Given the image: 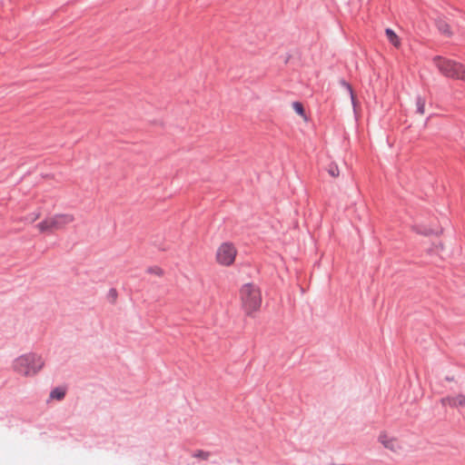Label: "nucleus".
I'll use <instances>...</instances> for the list:
<instances>
[{"mask_svg": "<svg viewBox=\"0 0 465 465\" xmlns=\"http://www.w3.org/2000/svg\"><path fill=\"white\" fill-rule=\"evenodd\" d=\"M45 366L42 355L35 352H27L16 357L12 363L13 371L24 377L37 375Z\"/></svg>", "mask_w": 465, "mask_h": 465, "instance_id": "obj_1", "label": "nucleus"}, {"mask_svg": "<svg viewBox=\"0 0 465 465\" xmlns=\"http://www.w3.org/2000/svg\"><path fill=\"white\" fill-rule=\"evenodd\" d=\"M75 218L73 213H61L45 217L39 222L35 228L40 234L51 235L58 231H63L74 222Z\"/></svg>", "mask_w": 465, "mask_h": 465, "instance_id": "obj_2", "label": "nucleus"}, {"mask_svg": "<svg viewBox=\"0 0 465 465\" xmlns=\"http://www.w3.org/2000/svg\"><path fill=\"white\" fill-rule=\"evenodd\" d=\"M432 62L442 75L465 82V66L462 64L442 56H435Z\"/></svg>", "mask_w": 465, "mask_h": 465, "instance_id": "obj_3", "label": "nucleus"}, {"mask_svg": "<svg viewBox=\"0 0 465 465\" xmlns=\"http://www.w3.org/2000/svg\"><path fill=\"white\" fill-rule=\"evenodd\" d=\"M242 307L247 314L259 310L262 303L260 290L253 284L248 283L242 287L240 291Z\"/></svg>", "mask_w": 465, "mask_h": 465, "instance_id": "obj_4", "label": "nucleus"}, {"mask_svg": "<svg viewBox=\"0 0 465 465\" xmlns=\"http://www.w3.org/2000/svg\"><path fill=\"white\" fill-rule=\"evenodd\" d=\"M236 255V247L231 242H223L216 250L215 260L222 266H231L234 262Z\"/></svg>", "mask_w": 465, "mask_h": 465, "instance_id": "obj_5", "label": "nucleus"}, {"mask_svg": "<svg viewBox=\"0 0 465 465\" xmlns=\"http://www.w3.org/2000/svg\"><path fill=\"white\" fill-rule=\"evenodd\" d=\"M378 441L387 450L394 452L400 453L402 450V444L401 440L387 433L386 431H382L380 433L378 437Z\"/></svg>", "mask_w": 465, "mask_h": 465, "instance_id": "obj_6", "label": "nucleus"}, {"mask_svg": "<svg viewBox=\"0 0 465 465\" xmlns=\"http://www.w3.org/2000/svg\"><path fill=\"white\" fill-rule=\"evenodd\" d=\"M440 402L443 406H450L452 408L465 407V395H450L442 398Z\"/></svg>", "mask_w": 465, "mask_h": 465, "instance_id": "obj_7", "label": "nucleus"}, {"mask_svg": "<svg viewBox=\"0 0 465 465\" xmlns=\"http://www.w3.org/2000/svg\"><path fill=\"white\" fill-rule=\"evenodd\" d=\"M385 35L388 41L397 49L401 46V41L399 35L391 28L385 30Z\"/></svg>", "mask_w": 465, "mask_h": 465, "instance_id": "obj_8", "label": "nucleus"}, {"mask_svg": "<svg viewBox=\"0 0 465 465\" xmlns=\"http://www.w3.org/2000/svg\"><path fill=\"white\" fill-rule=\"evenodd\" d=\"M413 231L416 232L417 233L423 234V235L439 234L441 232L440 229L426 228L422 225L414 226Z\"/></svg>", "mask_w": 465, "mask_h": 465, "instance_id": "obj_9", "label": "nucleus"}, {"mask_svg": "<svg viewBox=\"0 0 465 465\" xmlns=\"http://www.w3.org/2000/svg\"><path fill=\"white\" fill-rule=\"evenodd\" d=\"M42 216L41 209H36L32 213H29L25 218L24 221L28 223H33L39 220Z\"/></svg>", "mask_w": 465, "mask_h": 465, "instance_id": "obj_10", "label": "nucleus"}, {"mask_svg": "<svg viewBox=\"0 0 465 465\" xmlns=\"http://www.w3.org/2000/svg\"><path fill=\"white\" fill-rule=\"evenodd\" d=\"M439 30L447 36L451 35L450 26L443 20H440L437 24Z\"/></svg>", "mask_w": 465, "mask_h": 465, "instance_id": "obj_11", "label": "nucleus"}, {"mask_svg": "<svg viewBox=\"0 0 465 465\" xmlns=\"http://www.w3.org/2000/svg\"><path fill=\"white\" fill-rule=\"evenodd\" d=\"M64 395H65V391L64 389L55 388L51 391L50 398L60 401V400L64 399Z\"/></svg>", "mask_w": 465, "mask_h": 465, "instance_id": "obj_12", "label": "nucleus"}, {"mask_svg": "<svg viewBox=\"0 0 465 465\" xmlns=\"http://www.w3.org/2000/svg\"><path fill=\"white\" fill-rule=\"evenodd\" d=\"M292 108L293 110L299 114L301 115L302 117H303V119L305 121H307V117H306V114H305V112H304V108H303V105L300 103V102H294L292 104Z\"/></svg>", "mask_w": 465, "mask_h": 465, "instance_id": "obj_13", "label": "nucleus"}, {"mask_svg": "<svg viewBox=\"0 0 465 465\" xmlns=\"http://www.w3.org/2000/svg\"><path fill=\"white\" fill-rule=\"evenodd\" d=\"M327 172L331 177H334V178H336L340 175V169H339L338 165L334 163H331L328 166Z\"/></svg>", "mask_w": 465, "mask_h": 465, "instance_id": "obj_14", "label": "nucleus"}, {"mask_svg": "<svg viewBox=\"0 0 465 465\" xmlns=\"http://www.w3.org/2000/svg\"><path fill=\"white\" fill-rule=\"evenodd\" d=\"M416 106H417V112L421 115L424 114V113H425V99L420 96L417 97Z\"/></svg>", "mask_w": 465, "mask_h": 465, "instance_id": "obj_15", "label": "nucleus"}, {"mask_svg": "<svg viewBox=\"0 0 465 465\" xmlns=\"http://www.w3.org/2000/svg\"><path fill=\"white\" fill-rule=\"evenodd\" d=\"M193 456L194 458H197V459H201V460H206L209 459L210 457V453L207 452V451H203V450H197L195 451Z\"/></svg>", "mask_w": 465, "mask_h": 465, "instance_id": "obj_16", "label": "nucleus"}, {"mask_svg": "<svg viewBox=\"0 0 465 465\" xmlns=\"http://www.w3.org/2000/svg\"><path fill=\"white\" fill-rule=\"evenodd\" d=\"M344 86L346 87V89L348 90L350 95H351V102H352V104L355 105V102H356V97L354 95V93L352 91V88L350 84L344 83Z\"/></svg>", "mask_w": 465, "mask_h": 465, "instance_id": "obj_17", "label": "nucleus"}]
</instances>
